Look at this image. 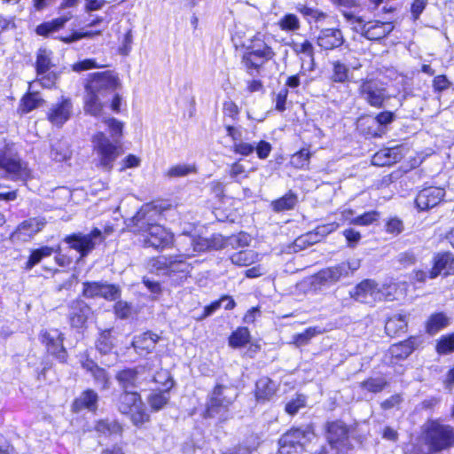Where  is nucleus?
<instances>
[{"mask_svg": "<svg viewBox=\"0 0 454 454\" xmlns=\"http://www.w3.org/2000/svg\"><path fill=\"white\" fill-rule=\"evenodd\" d=\"M119 85V79L111 72H97L90 74L85 90L84 111L94 117L103 116V99L113 93Z\"/></svg>", "mask_w": 454, "mask_h": 454, "instance_id": "obj_1", "label": "nucleus"}, {"mask_svg": "<svg viewBox=\"0 0 454 454\" xmlns=\"http://www.w3.org/2000/svg\"><path fill=\"white\" fill-rule=\"evenodd\" d=\"M238 397L237 389L231 386L217 384L207 395L205 419H216L224 422L231 418V407Z\"/></svg>", "mask_w": 454, "mask_h": 454, "instance_id": "obj_2", "label": "nucleus"}, {"mask_svg": "<svg viewBox=\"0 0 454 454\" xmlns=\"http://www.w3.org/2000/svg\"><path fill=\"white\" fill-rule=\"evenodd\" d=\"M315 434L310 425L292 427L283 434L278 440V450L281 454H291L310 442Z\"/></svg>", "mask_w": 454, "mask_h": 454, "instance_id": "obj_3", "label": "nucleus"}, {"mask_svg": "<svg viewBox=\"0 0 454 454\" xmlns=\"http://www.w3.org/2000/svg\"><path fill=\"white\" fill-rule=\"evenodd\" d=\"M426 441L433 451H441L454 446V428L438 421H429L426 427Z\"/></svg>", "mask_w": 454, "mask_h": 454, "instance_id": "obj_4", "label": "nucleus"}, {"mask_svg": "<svg viewBox=\"0 0 454 454\" xmlns=\"http://www.w3.org/2000/svg\"><path fill=\"white\" fill-rule=\"evenodd\" d=\"M117 141L110 140L104 132L98 131L92 137L93 150L98 160V166L110 171L114 162L119 156V145Z\"/></svg>", "mask_w": 454, "mask_h": 454, "instance_id": "obj_5", "label": "nucleus"}, {"mask_svg": "<svg viewBox=\"0 0 454 454\" xmlns=\"http://www.w3.org/2000/svg\"><path fill=\"white\" fill-rule=\"evenodd\" d=\"M118 410L122 414L129 415L132 422L141 425L148 420V414L145 412L144 403L140 395L135 390H126L120 395L118 400Z\"/></svg>", "mask_w": 454, "mask_h": 454, "instance_id": "obj_6", "label": "nucleus"}, {"mask_svg": "<svg viewBox=\"0 0 454 454\" xmlns=\"http://www.w3.org/2000/svg\"><path fill=\"white\" fill-rule=\"evenodd\" d=\"M0 168L13 180L24 181L28 172L23 167L13 144H5L0 147Z\"/></svg>", "mask_w": 454, "mask_h": 454, "instance_id": "obj_7", "label": "nucleus"}, {"mask_svg": "<svg viewBox=\"0 0 454 454\" xmlns=\"http://www.w3.org/2000/svg\"><path fill=\"white\" fill-rule=\"evenodd\" d=\"M161 220V209L154 204L147 203L131 218L129 227L133 232L141 234L153 225H159Z\"/></svg>", "mask_w": 454, "mask_h": 454, "instance_id": "obj_8", "label": "nucleus"}, {"mask_svg": "<svg viewBox=\"0 0 454 454\" xmlns=\"http://www.w3.org/2000/svg\"><path fill=\"white\" fill-rule=\"evenodd\" d=\"M104 239L102 231L98 228H94L88 234L78 232L68 235L64 239V241L71 248L79 252L82 257H84L95 248L97 244L101 243Z\"/></svg>", "mask_w": 454, "mask_h": 454, "instance_id": "obj_9", "label": "nucleus"}, {"mask_svg": "<svg viewBox=\"0 0 454 454\" xmlns=\"http://www.w3.org/2000/svg\"><path fill=\"white\" fill-rule=\"evenodd\" d=\"M360 267L359 260L343 262L336 266L321 270L316 275V280L324 286H330L348 277Z\"/></svg>", "mask_w": 454, "mask_h": 454, "instance_id": "obj_10", "label": "nucleus"}, {"mask_svg": "<svg viewBox=\"0 0 454 454\" xmlns=\"http://www.w3.org/2000/svg\"><path fill=\"white\" fill-rule=\"evenodd\" d=\"M358 92L366 103L376 108L382 107L384 102L388 98L386 88L377 80L362 81Z\"/></svg>", "mask_w": 454, "mask_h": 454, "instance_id": "obj_11", "label": "nucleus"}, {"mask_svg": "<svg viewBox=\"0 0 454 454\" xmlns=\"http://www.w3.org/2000/svg\"><path fill=\"white\" fill-rule=\"evenodd\" d=\"M140 242L145 247H153L156 250L164 249L172 244L173 235L160 223L153 225L149 230L139 234Z\"/></svg>", "mask_w": 454, "mask_h": 454, "instance_id": "obj_12", "label": "nucleus"}, {"mask_svg": "<svg viewBox=\"0 0 454 454\" xmlns=\"http://www.w3.org/2000/svg\"><path fill=\"white\" fill-rule=\"evenodd\" d=\"M47 223L43 216L30 217L21 222L11 234V239L14 241L27 242L42 231Z\"/></svg>", "mask_w": 454, "mask_h": 454, "instance_id": "obj_13", "label": "nucleus"}, {"mask_svg": "<svg viewBox=\"0 0 454 454\" xmlns=\"http://www.w3.org/2000/svg\"><path fill=\"white\" fill-rule=\"evenodd\" d=\"M42 342L46 346L50 355L60 363H66L67 352L63 345L64 334L58 329L42 331L40 334Z\"/></svg>", "mask_w": 454, "mask_h": 454, "instance_id": "obj_14", "label": "nucleus"}, {"mask_svg": "<svg viewBox=\"0 0 454 454\" xmlns=\"http://www.w3.org/2000/svg\"><path fill=\"white\" fill-rule=\"evenodd\" d=\"M185 256L178 255L175 257H159L152 260L151 266L158 273L170 275L172 272H189L190 265L184 261L183 257Z\"/></svg>", "mask_w": 454, "mask_h": 454, "instance_id": "obj_15", "label": "nucleus"}, {"mask_svg": "<svg viewBox=\"0 0 454 454\" xmlns=\"http://www.w3.org/2000/svg\"><path fill=\"white\" fill-rule=\"evenodd\" d=\"M445 196L444 189L430 186L422 189L417 194L414 203L419 211H427L437 206Z\"/></svg>", "mask_w": 454, "mask_h": 454, "instance_id": "obj_16", "label": "nucleus"}, {"mask_svg": "<svg viewBox=\"0 0 454 454\" xmlns=\"http://www.w3.org/2000/svg\"><path fill=\"white\" fill-rule=\"evenodd\" d=\"M378 284L372 279H364L356 285L350 292V296L356 301L372 304L379 299Z\"/></svg>", "mask_w": 454, "mask_h": 454, "instance_id": "obj_17", "label": "nucleus"}, {"mask_svg": "<svg viewBox=\"0 0 454 454\" xmlns=\"http://www.w3.org/2000/svg\"><path fill=\"white\" fill-rule=\"evenodd\" d=\"M91 313L90 307L82 300L73 301L69 305L68 319L72 327H84L89 316Z\"/></svg>", "mask_w": 454, "mask_h": 454, "instance_id": "obj_18", "label": "nucleus"}, {"mask_svg": "<svg viewBox=\"0 0 454 454\" xmlns=\"http://www.w3.org/2000/svg\"><path fill=\"white\" fill-rule=\"evenodd\" d=\"M344 43L342 32L336 28L321 29L317 36V44L325 51H331Z\"/></svg>", "mask_w": 454, "mask_h": 454, "instance_id": "obj_19", "label": "nucleus"}, {"mask_svg": "<svg viewBox=\"0 0 454 454\" xmlns=\"http://www.w3.org/2000/svg\"><path fill=\"white\" fill-rule=\"evenodd\" d=\"M73 105L70 99L62 98L50 108L48 112V120L56 126L63 125L69 118L72 113Z\"/></svg>", "mask_w": 454, "mask_h": 454, "instance_id": "obj_20", "label": "nucleus"}, {"mask_svg": "<svg viewBox=\"0 0 454 454\" xmlns=\"http://www.w3.org/2000/svg\"><path fill=\"white\" fill-rule=\"evenodd\" d=\"M348 427L341 421L328 424L326 438L333 448L339 449L348 440Z\"/></svg>", "mask_w": 454, "mask_h": 454, "instance_id": "obj_21", "label": "nucleus"}, {"mask_svg": "<svg viewBox=\"0 0 454 454\" xmlns=\"http://www.w3.org/2000/svg\"><path fill=\"white\" fill-rule=\"evenodd\" d=\"M402 158L400 147L383 148L372 156V163L379 167L390 166L401 160Z\"/></svg>", "mask_w": 454, "mask_h": 454, "instance_id": "obj_22", "label": "nucleus"}, {"mask_svg": "<svg viewBox=\"0 0 454 454\" xmlns=\"http://www.w3.org/2000/svg\"><path fill=\"white\" fill-rule=\"evenodd\" d=\"M159 336L152 332H145L136 335L132 340V346L140 356L151 353L156 346Z\"/></svg>", "mask_w": 454, "mask_h": 454, "instance_id": "obj_23", "label": "nucleus"}, {"mask_svg": "<svg viewBox=\"0 0 454 454\" xmlns=\"http://www.w3.org/2000/svg\"><path fill=\"white\" fill-rule=\"evenodd\" d=\"M220 240L219 244H211L209 239L198 238L194 239L190 236H184V239L187 241L192 248H186L184 250V255L186 257H190L192 255L194 252H205L208 249H221L223 247V241L221 238H218Z\"/></svg>", "mask_w": 454, "mask_h": 454, "instance_id": "obj_24", "label": "nucleus"}, {"mask_svg": "<svg viewBox=\"0 0 454 454\" xmlns=\"http://www.w3.org/2000/svg\"><path fill=\"white\" fill-rule=\"evenodd\" d=\"M142 371L141 366L121 370L117 373L116 380L124 391L133 390L138 387V374Z\"/></svg>", "mask_w": 454, "mask_h": 454, "instance_id": "obj_25", "label": "nucleus"}, {"mask_svg": "<svg viewBox=\"0 0 454 454\" xmlns=\"http://www.w3.org/2000/svg\"><path fill=\"white\" fill-rule=\"evenodd\" d=\"M94 430L99 436L114 437L121 436L122 427L114 419H106L96 421Z\"/></svg>", "mask_w": 454, "mask_h": 454, "instance_id": "obj_26", "label": "nucleus"}, {"mask_svg": "<svg viewBox=\"0 0 454 454\" xmlns=\"http://www.w3.org/2000/svg\"><path fill=\"white\" fill-rule=\"evenodd\" d=\"M277 384L268 377H262L256 381L255 396L257 401L265 402L270 400L277 391Z\"/></svg>", "mask_w": 454, "mask_h": 454, "instance_id": "obj_27", "label": "nucleus"}, {"mask_svg": "<svg viewBox=\"0 0 454 454\" xmlns=\"http://www.w3.org/2000/svg\"><path fill=\"white\" fill-rule=\"evenodd\" d=\"M393 29L394 26L390 22L369 21L364 37L368 40H380L389 35Z\"/></svg>", "mask_w": 454, "mask_h": 454, "instance_id": "obj_28", "label": "nucleus"}, {"mask_svg": "<svg viewBox=\"0 0 454 454\" xmlns=\"http://www.w3.org/2000/svg\"><path fill=\"white\" fill-rule=\"evenodd\" d=\"M71 18L72 15L68 13L50 21L43 22L36 27L35 32L38 35L48 37L52 33L61 29Z\"/></svg>", "mask_w": 454, "mask_h": 454, "instance_id": "obj_29", "label": "nucleus"}, {"mask_svg": "<svg viewBox=\"0 0 454 454\" xmlns=\"http://www.w3.org/2000/svg\"><path fill=\"white\" fill-rule=\"evenodd\" d=\"M339 226L340 224L336 222L317 226L315 232H309L305 236L298 239L295 241V244L298 245V242H308L309 244L317 243L319 241L321 238H324L336 231L339 228Z\"/></svg>", "mask_w": 454, "mask_h": 454, "instance_id": "obj_30", "label": "nucleus"}, {"mask_svg": "<svg viewBox=\"0 0 454 454\" xmlns=\"http://www.w3.org/2000/svg\"><path fill=\"white\" fill-rule=\"evenodd\" d=\"M43 102V99L35 89H28L27 94L22 97L18 110L21 114H26L37 108Z\"/></svg>", "mask_w": 454, "mask_h": 454, "instance_id": "obj_31", "label": "nucleus"}, {"mask_svg": "<svg viewBox=\"0 0 454 454\" xmlns=\"http://www.w3.org/2000/svg\"><path fill=\"white\" fill-rule=\"evenodd\" d=\"M298 203V196L292 191H289L282 197L271 201L270 207L276 213L293 210Z\"/></svg>", "mask_w": 454, "mask_h": 454, "instance_id": "obj_32", "label": "nucleus"}, {"mask_svg": "<svg viewBox=\"0 0 454 454\" xmlns=\"http://www.w3.org/2000/svg\"><path fill=\"white\" fill-rule=\"evenodd\" d=\"M450 317L443 312L432 314L426 324V331L428 334L434 335L450 324Z\"/></svg>", "mask_w": 454, "mask_h": 454, "instance_id": "obj_33", "label": "nucleus"}, {"mask_svg": "<svg viewBox=\"0 0 454 454\" xmlns=\"http://www.w3.org/2000/svg\"><path fill=\"white\" fill-rule=\"evenodd\" d=\"M454 258L450 253L438 254L434 258V264L429 270V278L433 279L438 277L442 270H446L452 262Z\"/></svg>", "mask_w": 454, "mask_h": 454, "instance_id": "obj_34", "label": "nucleus"}, {"mask_svg": "<svg viewBox=\"0 0 454 454\" xmlns=\"http://www.w3.org/2000/svg\"><path fill=\"white\" fill-rule=\"evenodd\" d=\"M98 396V394L91 390L87 389L82 394L75 399L74 403V408L75 410H82L86 408L90 411H94L97 409Z\"/></svg>", "mask_w": 454, "mask_h": 454, "instance_id": "obj_35", "label": "nucleus"}, {"mask_svg": "<svg viewBox=\"0 0 454 454\" xmlns=\"http://www.w3.org/2000/svg\"><path fill=\"white\" fill-rule=\"evenodd\" d=\"M406 328V316L402 314H395L387 320L385 325V330L388 335H396L400 333H404Z\"/></svg>", "mask_w": 454, "mask_h": 454, "instance_id": "obj_36", "label": "nucleus"}, {"mask_svg": "<svg viewBox=\"0 0 454 454\" xmlns=\"http://www.w3.org/2000/svg\"><path fill=\"white\" fill-rule=\"evenodd\" d=\"M51 51L45 48H40L38 50L35 60L36 75L40 76L41 74H46L50 71L53 66L51 63Z\"/></svg>", "mask_w": 454, "mask_h": 454, "instance_id": "obj_37", "label": "nucleus"}, {"mask_svg": "<svg viewBox=\"0 0 454 454\" xmlns=\"http://www.w3.org/2000/svg\"><path fill=\"white\" fill-rule=\"evenodd\" d=\"M247 50L254 53L255 56L262 57L266 60L271 59L275 55L271 47H270L263 40L258 37H254Z\"/></svg>", "mask_w": 454, "mask_h": 454, "instance_id": "obj_38", "label": "nucleus"}, {"mask_svg": "<svg viewBox=\"0 0 454 454\" xmlns=\"http://www.w3.org/2000/svg\"><path fill=\"white\" fill-rule=\"evenodd\" d=\"M231 262L238 266H248L258 260V254L251 249L233 253L230 257Z\"/></svg>", "mask_w": 454, "mask_h": 454, "instance_id": "obj_39", "label": "nucleus"}, {"mask_svg": "<svg viewBox=\"0 0 454 454\" xmlns=\"http://www.w3.org/2000/svg\"><path fill=\"white\" fill-rule=\"evenodd\" d=\"M54 252V249L48 246L41 247L40 248L34 249L25 264L24 269L26 270H32L37 265L43 258L51 256Z\"/></svg>", "mask_w": 454, "mask_h": 454, "instance_id": "obj_40", "label": "nucleus"}, {"mask_svg": "<svg viewBox=\"0 0 454 454\" xmlns=\"http://www.w3.org/2000/svg\"><path fill=\"white\" fill-rule=\"evenodd\" d=\"M268 60L262 59V57L255 56L254 53L247 50L242 56V64L244 65L247 73L251 75L254 74V72H258L259 68Z\"/></svg>", "mask_w": 454, "mask_h": 454, "instance_id": "obj_41", "label": "nucleus"}, {"mask_svg": "<svg viewBox=\"0 0 454 454\" xmlns=\"http://www.w3.org/2000/svg\"><path fill=\"white\" fill-rule=\"evenodd\" d=\"M250 338L251 336L248 328L240 326L230 335L229 345L234 348H241L250 341Z\"/></svg>", "mask_w": 454, "mask_h": 454, "instance_id": "obj_42", "label": "nucleus"}, {"mask_svg": "<svg viewBox=\"0 0 454 454\" xmlns=\"http://www.w3.org/2000/svg\"><path fill=\"white\" fill-rule=\"evenodd\" d=\"M97 118L102 120V121L106 123L111 134L112 140L120 143V138L122 136V123L115 118L106 117L105 107H103V116Z\"/></svg>", "mask_w": 454, "mask_h": 454, "instance_id": "obj_43", "label": "nucleus"}, {"mask_svg": "<svg viewBox=\"0 0 454 454\" xmlns=\"http://www.w3.org/2000/svg\"><path fill=\"white\" fill-rule=\"evenodd\" d=\"M290 47L297 55L303 54L309 59V60H310L309 69L312 70L313 66H314V46H313V43L309 40H305L303 42L293 41L290 43Z\"/></svg>", "mask_w": 454, "mask_h": 454, "instance_id": "obj_44", "label": "nucleus"}, {"mask_svg": "<svg viewBox=\"0 0 454 454\" xmlns=\"http://www.w3.org/2000/svg\"><path fill=\"white\" fill-rule=\"evenodd\" d=\"M51 158L59 162L65 161L71 157L69 145L66 141L58 140L51 145Z\"/></svg>", "mask_w": 454, "mask_h": 454, "instance_id": "obj_45", "label": "nucleus"}, {"mask_svg": "<svg viewBox=\"0 0 454 454\" xmlns=\"http://www.w3.org/2000/svg\"><path fill=\"white\" fill-rule=\"evenodd\" d=\"M169 390L154 391L148 396V403L153 411H160L169 401Z\"/></svg>", "mask_w": 454, "mask_h": 454, "instance_id": "obj_46", "label": "nucleus"}, {"mask_svg": "<svg viewBox=\"0 0 454 454\" xmlns=\"http://www.w3.org/2000/svg\"><path fill=\"white\" fill-rule=\"evenodd\" d=\"M58 79V74L54 71H48L46 74L36 76V79L29 82V90H34L37 86H41L45 89L52 88Z\"/></svg>", "mask_w": 454, "mask_h": 454, "instance_id": "obj_47", "label": "nucleus"}, {"mask_svg": "<svg viewBox=\"0 0 454 454\" xmlns=\"http://www.w3.org/2000/svg\"><path fill=\"white\" fill-rule=\"evenodd\" d=\"M97 349L104 355L109 354L114 348L111 330L102 331L96 341Z\"/></svg>", "mask_w": 454, "mask_h": 454, "instance_id": "obj_48", "label": "nucleus"}, {"mask_svg": "<svg viewBox=\"0 0 454 454\" xmlns=\"http://www.w3.org/2000/svg\"><path fill=\"white\" fill-rule=\"evenodd\" d=\"M297 11L301 13L309 22H320L326 18V13L318 9H315L304 4H299L297 6Z\"/></svg>", "mask_w": 454, "mask_h": 454, "instance_id": "obj_49", "label": "nucleus"}, {"mask_svg": "<svg viewBox=\"0 0 454 454\" xmlns=\"http://www.w3.org/2000/svg\"><path fill=\"white\" fill-rule=\"evenodd\" d=\"M310 156L311 153L309 149L302 148L292 155L290 163L295 168H308Z\"/></svg>", "mask_w": 454, "mask_h": 454, "instance_id": "obj_50", "label": "nucleus"}, {"mask_svg": "<svg viewBox=\"0 0 454 454\" xmlns=\"http://www.w3.org/2000/svg\"><path fill=\"white\" fill-rule=\"evenodd\" d=\"M278 26L286 32L297 31L301 27L298 17L293 13L285 14L278 20Z\"/></svg>", "mask_w": 454, "mask_h": 454, "instance_id": "obj_51", "label": "nucleus"}, {"mask_svg": "<svg viewBox=\"0 0 454 454\" xmlns=\"http://www.w3.org/2000/svg\"><path fill=\"white\" fill-rule=\"evenodd\" d=\"M414 350L413 344L411 340H406L395 344L391 347V355L398 359L407 358Z\"/></svg>", "mask_w": 454, "mask_h": 454, "instance_id": "obj_52", "label": "nucleus"}, {"mask_svg": "<svg viewBox=\"0 0 454 454\" xmlns=\"http://www.w3.org/2000/svg\"><path fill=\"white\" fill-rule=\"evenodd\" d=\"M349 78V69L348 67L341 63L340 61L333 62V74L332 80L334 82H346Z\"/></svg>", "mask_w": 454, "mask_h": 454, "instance_id": "obj_53", "label": "nucleus"}, {"mask_svg": "<svg viewBox=\"0 0 454 454\" xmlns=\"http://www.w3.org/2000/svg\"><path fill=\"white\" fill-rule=\"evenodd\" d=\"M196 168L193 165L190 164H177L168 168L166 176L169 178H178L188 176L191 173H195Z\"/></svg>", "mask_w": 454, "mask_h": 454, "instance_id": "obj_54", "label": "nucleus"}, {"mask_svg": "<svg viewBox=\"0 0 454 454\" xmlns=\"http://www.w3.org/2000/svg\"><path fill=\"white\" fill-rule=\"evenodd\" d=\"M343 16L347 22L351 26V28L357 33H360L363 36L365 35L367 26L369 22H365L361 17H356L351 12H343Z\"/></svg>", "mask_w": 454, "mask_h": 454, "instance_id": "obj_55", "label": "nucleus"}, {"mask_svg": "<svg viewBox=\"0 0 454 454\" xmlns=\"http://www.w3.org/2000/svg\"><path fill=\"white\" fill-rule=\"evenodd\" d=\"M387 385V382L383 378H369L368 380L361 382V387L363 389L374 394L381 392Z\"/></svg>", "mask_w": 454, "mask_h": 454, "instance_id": "obj_56", "label": "nucleus"}, {"mask_svg": "<svg viewBox=\"0 0 454 454\" xmlns=\"http://www.w3.org/2000/svg\"><path fill=\"white\" fill-rule=\"evenodd\" d=\"M379 218V213L377 211H368L358 216H356L352 221L351 224L359 226H368Z\"/></svg>", "mask_w": 454, "mask_h": 454, "instance_id": "obj_57", "label": "nucleus"}, {"mask_svg": "<svg viewBox=\"0 0 454 454\" xmlns=\"http://www.w3.org/2000/svg\"><path fill=\"white\" fill-rule=\"evenodd\" d=\"M99 291V297L106 300L114 301L120 296V290L114 285L101 282Z\"/></svg>", "mask_w": 454, "mask_h": 454, "instance_id": "obj_58", "label": "nucleus"}, {"mask_svg": "<svg viewBox=\"0 0 454 454\" xmlns=\"http://www.w3.org/2000/svg\"><path fill=\"white\" fill-rule=\"evenodd\" d=\"M321 333L317 327H309L304 332L296 334L294 337V343L297 346L306 345L314 336Z\"/></svg>", "mask_w": 454, "mask_h": 454, "instance_id": "obj_59", "label": "nucleus"}, {"mask_svg": "<svg viewBox=\"0 0 454 454\" xmlns=\"http://www.w3.org/2000/svg\"><path fill=\"white\" fill-rule=\"evenodd\" d=\"M229 175L237 183H241L248 176L245 166L239 160L231 164Z\"/></svg>", "mask_w": 454, "mask_h": 454, "instance_id": "obj_60", "label": "nucleus"}, {"mask_svg": "<svg viewBox=\"0 0 454 454\" xmlns=\"http://www.w3.org/2000/svg\"><path fill=\"white\" fill-rule=\"evenodd\" d=\"M306 404V397L302 395H297L295 398L290 400L285 407L286 411L294 416L299 410Z\"/></svg>", "mask_w": 454, "mask_h": 454, "instance_id": "obj_61", "label": "nucleus"}, {"mask_svg": "<svg viewBox=\"0 0 454 454\" xmlns=\"http://www.w3.org/2000/svg\"><path fill=\"white\" fill-rule=\"evenodd\" d=\"M439 354H448L454 351V333L442 337L436 346Z\"/></svg>", "mask_w": 454, "mask_h": 454, "instance_id": "obj_62", "label": "nucleus"}, {"mask_svg": "<svg viewBox=\"0 0 454 454\" xmlns=\"http://www.w3.org/2000/svg\"><path fill=\"white\" fill-rule=\"evenodd\" d=\"M232 151L241 156L247 157L251 155L254 152V145L250 143L238 141L233 143Z\"/></svg>", "mask_w": 454, "mask_h": 454, "instance_id": "obj_63", "label": "nucleus"}, {"mask_svg": "<svg viewBox=\"0 0 454 454\" xmlns=\"http://www.w3.org/2000/svg\"><path fill=\"white\" fill-rule=\"evenodd\" d=\"M100 283L101 282H84L82 284V295L86 298H96L99 297L100 293Z\"/></svg>", "mask_w": 454, "mask_h": 454, "instance_id": "obj_64", "label": "nucleus"}]
</instances>
